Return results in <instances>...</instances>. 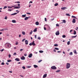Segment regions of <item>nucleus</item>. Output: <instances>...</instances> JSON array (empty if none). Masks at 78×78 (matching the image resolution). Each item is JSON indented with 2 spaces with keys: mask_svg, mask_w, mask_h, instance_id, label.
<instances>
[{
  "mask_svg": "<svg viewBox=\"0 0 78 78\" xmlns=\"http://www.w3.org/2000/svg\"><path fill=\"white\" fill-rule=\"evenodd\" d=\"M39 52L41 53H44V51H39Z\"/></svg>",
  "mask_w": 78,
  "mask_h": 78,
  "instance_id": "nucleus-30",
  "label": "nucleus"
},
{
  "mask_svg": "<svg viewBox=\"0 0 78 78\" xmlns=\"http://www.w3.org/2000/svg\"><path fill=\"white\" fill-rule=\"evenodd\" d=\"M25 59V57L24 56H22L21 58V59H22V60H24V59Z\"/></svg>",
  "mask_w": 78,
  "mask_h": 78,
  "instance_id": "nucleus-6",
  "label": "nucleus"
},
{
  "mask_svg": "<svg viewBox=\"0 0 78 78\" xmlns=\"http://www.w3.org/2000/svg\"><path fill=\"white\" fill-rule=\"evenodd\" d=\"M56 27H59V25L58 24H56Z\"/></svg>",
  "mask_w": 78,
  "mask_h": 78,
  "instance_id": "nucleus-45",
  "label": "nucleus"
},
{
  "mask_svg": "<svg viewBox=\"0 0 78 78\" xmlns=\"http://www.w3.org/2000/svg\"><path fill=\"white\" fill-rule=\"evenodd\" d=\"M30 16L28 17H26L25 18H24V20H28V19L29 18H30Z\"/></svg>",
  "mask_w": 78,
  "mask_h": 78,
  "instance_id": "nucleus-12",
  "label": "nucleus"
},
{
  "mask_svg": "<svg viewBox=\"0 0 78 78\" xmlns=\"http://www.w3.org/2000/svg\"><path fill=\"white\" fill-rule=\"evenodd\" d=\"M58 5V3H56L54 5V6H57Z\"/></svg>",
  "mask_w": 78,
  "mask_h": 78,
  "instance_id": "nucleus-24",
  "label": "nucleus"
},
{
  "mask_svg": "<svg viewBox=\"0 0 78 78\" xmlns=\"http://www.w3.org/2000/svg\"><path fill=\"white\" fill-rule=\"evenodd\" d=\"M73 55V53H72V52H71L70 53H69V55Z\"/></svg>",
  "mask_w": 78,
  "mask_h": 78,
  "instance_id": "nucleus-35",
  "label": "nucleus"
},
{
  "mask_svg": "<svg viewBox=\"0 0 78 78\" xmlns=\"http://www.w3.org/2000/svg\"><path fill=\"white\" fill-rule=\"evenodd\" d=\"M27 68H30V67H31V66H28L27 67Z\"/></svg>",
  "mask_w": 78,
  "mask_h": 78,
  "instance_id": "nucleus-38",
  "label": "nucleus"
},
{
  "mask_svg": "<svg viewBox=\"0 0 78 78\" xmlns=\"http://www.w3.org/2000/svg\"><path fill=\"white\" fill-rule=\"evenodd\" d=\"M42 60H40L38 62L39 63V62H41V61H42Z\"/></svg>",
  "mask_w": 78,
  "mask_h": 78,
  "instance_id": "nucleus-40",
  "label": "nucleus"
},
{
  "mask_svg": "<svg viewBox=\"0 0 78 78\" xmlns=\"http://www.w3.org/2000/svg\"><path fill=\"white\" fill-rule=\"evenodd\" d=\"M61 9L62 10H65V9H67V8L66 7H64L62 8Z\"/></svg>",
  "mask_w": 78,
  "mask_h": 78,
  "instance_id": "nucleus-8",
  "label": "nucleus"
},
{
  "mask_svg": "<svg viewBox=\"0 0 78 78\" xmlns=\"http://www.w3.org/2000/svg\"><path fill=\"white\" fill-rule=\"evenodd\" d=\"M14 6H12V7L8 6V8H12V7H14Z\"/></svg>",
  "mask_w": 78,
  "mask_h": 78,
  "instance_id": "nucleus-36",
  "label": "nucleus"
},
{
  "mask_svg": "<svg viewBox=\"0 0 78 78\" xmlns=\"http://www.w3.org/2000/svg\"><path fill=\"white\" fill-rule=\"evenodd\" d=\"M7 16H5V17L4 18L5 19V20H7Z\"/></svg>",
  "mask_w": 78,
  "mask_h": 78,
  "instance_id": "nucleus-41",
  "label": "nucleus"
},
{
  "mask_svg": "<svg viewBox=\"0 0 78 78\" xmlns=\"http://www.w3.org/2000/svg\"><path fill=\"white\" fill-rule=\"evenodd\" d=\"M32 56H33V54H30L28 56V57H29V58H31Z\"/></svg>",
  "mask_w": 78,
  "mask_h": 78,
  "instance_id": "nucleus-7",
  "label": "nucleus"
},
{
  "mask_svg": "<svg viewBox=\"0 0 78 78\" xmlns=\"http://www.w3.org/2000/svg\"><path fill=\"white\" fill-rule=\"evenodd\" d=\"M14 8H16V9H19L20 8V7H15Z\"/></svg>",
  "mask_w": 78,
  "mask_h": 78,
  "instance_id": "nucleus-19",
  "label": "nucleus"
},
{
  "mask_svg": "<svg viewBox=\"0 0 78 78\" xmlns=\"http://www.w3.org/2000/svg\"><path fill=\"white\" fill-rule=\"evenodd\" d=\"M4 50V49H3L0 50V51H1V52H2V51H3Z\"/></svg>",
  "mask_w": 78,
  "mask_h": 78,
  "instance_id": "nucleus-39",
  "label": "nucleus"
},
{
  "mask_svg": "<svg viewBox=\"0 0 78 78\" xmlns=\"http://www.w3.org/2000/svg\"><path fill=\"white\" fill-rule=\"evenodd\" d=\"M47 74H44L43 78H46L47 77Z\"/></svg>",
  "mask_w": 78,
  "mask_h": 78,
  "instance_id": "nucleus-11",
  "label": "nucleus"
},
{
  "mask_svg": "<svg viewBox=\"0 0 78 78\" xmlns=\"http://www.w3.org/2000/svg\"><path fill=\"white\" fill-rule=\"evenodd\" d=\"M55 50H59V48H55Z\"/></svg>",
  "mask_w": 78,
  "mask_h": 78,
  "instance_id": "nucleus-26",
  "label": "nucleus"
},
{
  "mask_svg": "<svg viewBox=\"0 0 78 78\" xmlns=\"http://www.w3.org/2000/svg\"><path fill=\"white\" fill-rule=\"evenodd\" d=\"M54 19H55L54 18H53V19H51V20H54Z\"/></svg>",
  "mask_w": 78,
  "mask_h": 78,
  "instance_id": "nucleus-61",
  "label": "nucleus"
},
{
  "mask_svg": "<svg viewBox=\"0 0 78 78\" xmlns=\"http://www.w3.org/2000/svg\"><path fill=\"white\" fill-rule=\"evenodd\" d=\"M16 2L17 3H20V2L18 1V2Z\"/></svg>",
  "mask_w": 78,
  "mask_h": 78,
  "instance_id": "nucleus-56",
  "label": "nucleus"
},
{
  "mask_svg": "<svg viewBox=\"0 0 78 78\" xmlns=\"http://www.w3.org/2000/svg\"><path fill=\"white\" fill-rule=\"evenodd\" d=\"M55 34L56 36H58V35H59V32L58 31L56 32L55 33Z\"/></svg>",
  "mask_w": 78,
  "mask_h": 78,
  "instance_id": "nucleus-4",
  "label": "nucleus"
},
{
  "mask_svg": "<svg viewBox=\"0 0 78 78\" xmlns=\"http://www.w3.org/2000/svg\"><path fill=\"white\" fill-rule=\"evenodd\" d=\"M32 33H33V31H32V30H31V32H30V34H32Z\"/></svg>",
  "mask_w": 78,
  "mask_h": 78,
  "instance_id": "nucleus-37",
  "label": "nucleus"
},
{
  "mask_svg": "<svg viewBox=\"0 0 78 78\" xmlns=\"http://www.w3.org/2000/svg\"><path fill=\"white\" fill-rule=\"evenodd\" d=\"M51 69H53V70H56V67L55 66H53L51 67Z\"/></svg>",
  "mask_w": 78,
  "mask_h": 78,
  "instance_id": "nucleus-3",
  "label": "nucleus"
},
{
  "mask_svg": "<svg viewBox=\"0 0 78 78\" xmlns=\"http://www.w3.org/2000/svg\"><path fill=\"white\" fill-rule=\"evenodd\" d=\"M34 68H37L38 67V66H37V65H34Z\"/></svg>",
  "mask_w": 78,
  "mask_h": 78,
  "instance_id": "nucleus-16",
  "label": "nucleus"
},
{
  "mask_svg": "<svg viewBox=\"0 0 78 78\" xmlns=\"http://www.w3.org/2000/svg\"><path fill=\"white\" fill-rule=\"evenodd\" d=\"M35 39H37V35H35Z\"/></svg>",
  "mask_w": 78,
  "mask_h": 78,
  "instance_id": "nucleus-43",
  "label": "nucleus"
},
{
  "mask_svg": "<svg viewBox=\"0 0 78 78\" xmlns=\"http://www.w3.org/2000/svg\"><path fill=\"white\" fill-rule=\"evenodd\" d=\"M6 64H7V65H9V63H8V62H6Z\"/></svg>",
  "mask_w": 78,
  "mask_h": 78,
  "instance_id": "nucleus-57",
  "label": "nucleus"
},
{
  "mask_svg": "<svg viewBox=\"0 0 78 78\" xmlns=\"http://www.w3.org/2000/svg\"><path fill=\"white\" fill-rule=\"evenodd\" d=\"M22 33L23 35H25V32L22 31Z\"/></svg>",
  "mask_w": 78,
  "mask_h": 78,
  "instance_id": "nucleus-25",
  "label": "nucleus"
},
{
  "mask_svg": "<svg viewBox=\"0 0 78 78\" xmlns=\"http://www.w3.org/2000/svg\"><path fill=\"white\" fill-rule=\"evenodd\" d=\"M73 34H75V35L76 34V31L75 30L74 31Z\"/></svg>",
  "mask_w": 78,
  "mask_h": 78,
  "instance_id": "nucleus-28",
  "label": "nucleus"
},
{
  "mask_svg": "<svg viewBox=\"0 0 78 78\" xmlns=\"http://www.w3.org/2000/svg\"><path fill=\"white\" fill-rule=\"evenodd\" d=\"M76 36H72L71 37H74V38H75V37H76Z\"/></svg>",
  "mask_w": 78,
  "mask_h": 78,
  "instance_id": "nucleus-34",
  "label": "nucleus"
},
{
  "mask_svg": "<svg viewBox=\"0 0 78 78\" xmlns=\"http://www.w3.org/2000/svg\"><path fill=\"white\" fill-rule=\"evenodd\" d=\"M25 43L26 45H28V40H26L25 41Z\"/></svg>",
  "mask_w": 78,
  "mask_h": 78,
  "instance_id": "nucleus-9",
  "label": "nucleus"
},
{
  "mask_svg": "<svg viewBox=\"0 0 78 78\" xmlns=\"http://www.w3.org/2000/svg\"><path fill=\"white\" fill-rule=\"evenodd\" d=\"M60 72V70H57L56 71V72Z\"/></svg>",
  "mask_w": 78,
  "mask_h": 78,
  "instance_id": "nucleus-46",
  "label": "nucleus"
},
{
  "mask_svg": "<svg viewBox=\"0 0 78 78\" xmlns=\"http://www.w3.org/2000/svg\"><path fill=\"white\" fill-rule=\"evenodd\" d=\"M32 45L33 46H34V45H36V44L34 43V41H33V42L32 43Z\"/></svg>",
  "mask_w": 78,
  "mask_h": 78,
  "instance_id": "nucleus-13",
  "label": "nucleus"
},
{
  "mask_svg": "<svg viewBox=\"0 0 78 78\" xmlns=\"http://www.w3.org/2000/svg\"><path fill=\"white\" fill-rule=\"evenodd\" d=\"M66 15L67 16H70V15L69 13H66Z\"/></svg>",
  "mask_w": 78,
  "mask_h": 78,
  "instance_id": "nucleus-21",
  "label": "nucleus"
},
{
  "mask_svg": "<svg viewBox=\"0 0 78 78\" xmlns=\"http://www.w3.org/2000/svg\"><path fill=\"white\" fill-rule=\"evenodd\" d=\"M54 46L55 47H58V44H54Z\"/></svg>",
  "mask_w": 78,
  "mask_h": 78,
  "instance_id": "nucleus-33",
  "label": "nucleus"
},
{
  "mask_svg": "<svg viewBox=\"0 0 78 78\" xmlns=\"http://www.w3.org/2000/svg\"><path fill=\"white\" fill-rule=\"evenodd\" d=\"M62 37H63V38H65V37H66V36L65 35H63L62 36Z\"/></svg>",
  "mask_w": 78,
  "mask_h": 78,
  "instance_id": "nucleus-29",
  "label": "nucleus"
},
{
  "mask_svg": "<svg viewBox=\"0 0 78 78\" xmlns=\"http://www.w3.org/2000/svg\"><path fill=\"white\" fill-rule=\"evenodd\" d=\"M13 55H16V53L15 52L13 54Z\"/></svg>",
  "mask_w": 78,
  "mask_h": 78,
  "instance_id": "nucleus-54",
  "label": "nucleus"
},
{
  "mask_svg": "<svg viewBox=\"0 0 78 78\" xmlns=\"http://www.w3.org/2000/svg\"><path fill=\"white\" fill-rule=\"evenodd\" d=\"M63 23H66V20H63Z\"/></svg>",
  "mask_w": 78,
  "mask_h": 78,
  "instance_id": "nucleus-27",
  "label": "nucleus"
},
{
  "mask_svg": "<svg viewBox=\"0 0 78 78\" xmlns=\"http://www.w3.org/2000/svg\"><path fill=\"white\" fill-rule=\"evenodd\" d=\"M72 17L73 18H76V17L74 16H72Z\"/></svg>",
  "mask_w": 78,
  "mask_h": 78,
  "instance_id": "nucleus-44",
  "label": "nucleus"
},
{
  "mask_svg": "<svg viewBox=\"0 0 78 78\" xmlns=\"http://www.w3.org/2000/svg\"><path fill=\"white\" fill-rule=\"evenodd\" d=\"M9 73H12V71H9Z\"/></svg>",
  "mask_w": 78,
  "mask_h": 78,
  "instance_id": "nucleus-63",
  "label": "nucleus"
},
{
  "mask_svg": "<svg viewBox=\"0 0 78 78\" xmlns=\"http://www.w3.org/2000/svg\"><path fill=\"white\" fill-rule=\"evenodd\" d=\"M12 22L13 23H16V21L15 20H13L12 21Z\"/></svg>",
  "mask_w": 78,
  "mask_h": 78,
  "instance_id": "nucleus-17",
  "label": "nucleus"
},
{
  "mask_svg": "<svg viewBox=\"0 0 78 78\" xmlns=\"http://www.w3.org/2000/svg\"><path fill=\"white\" fill-rule=\"evenodd\" d=\"M35 24L36 25H38L39 24V22L37 21L36 22Z\"/></svg>",
  "mask_w": 78,
  "mask_h": 78,
  "instance_id": "nucleus-15",
  "label": "nucleus"
},
{
  "mask_svg": "<svg viewBox=\"0 0 78 78\" xmlns=\"http://www.w3.org/2000/svg\"><path fill=\"white\" fill-rule=\"evenodd\" d=\"M66 69H69L70 67V64L69 63H67L66 65Z\"/></svg>",
  "mask_w": 78,
  "mask_h": 78,
  "instance_id": "nucleus-1",
  "label": "nucleus"
},
{
  "mask_svg": "<svg viewBox=\"0 0 78 78\" xmlns=\"http://www.w3.org/2000/svg\"><path fill=\"white\" fill-rule=\"evenodd\" d=\"M17 13H15L12 14H11V15H12V16H14L15 15H16Z\"/></svg>",
  "mask_w": 78,
  "mask_h": 78,
  "instance_id": "nucleus-18",
  "label": "nucleus"
},
{
  "mask_svg": "<svg viewBox=\"0 0 78 78\" xmlns=\"http://www.w3.org/2000/svg\"><path fill=\"white\" fill-rule=\"evenodd\" d=\"M25 40V39H24L22 40V42H24V40Z\"/></svg>",
  "mask_w": 78,
  "mask_h": 78,
  "instance_id": "nucleus-58",
  "label": "nucleus"
},
{
  "mask_svg": "<svg viewBox=\"0 0 78 78\" xmlns=\"http://www.w3.org/2000/svg\"><path fill=\"white\" fill-rule=\"evenodd\" d=\"M44 20L45 22H47V18H44Z\"/></svg>",
  "mask_w": 78,
  "mask_h": 78,
  "instance_id": "nucleus-50",
  "label": "nucleus"
},
{
  "mask_svg": "<svg viewBox=\"0 0 78 78\" xmlns=\"http://www.w3.org/2000/svg\"><path fill=\"white\" fill-rule=\"evenodd\" d=\"M23 49H21L20 50V51H23Z\"/></svg>",
  "mask_w": 78,
  "mask_h": 78,
  "instance_id": "nucleus-59",
  "label": "nucleus"
},
{
  "mask_svg": "<svg viewBox=\"0 0 78 78\" xmlns=\"http://www.w3.org/2000/svg\"><path fill=\"white\" fill-rule=\"evenodd\" d=\"M5 45H7V46L8 47H9V48H10L11 47V45L8 43H6L5 44Z\"/></svg>",
  "mask_w": 78,
  "mask_h": 78,
  "instance_id": "nucleus-2",
  "label": "nucleus"
},
{
  "mask_svg": "<svg viewBox=\"0 0 78 78\" xmlns=\"http://www.w3.org/2000/svg\"><path fill=\"white\" fill-rule=\"evenodd\" d=\"M18 6H19L18 7H20V4H18Z\"/></svg>",
  "mask_w": 78,
  "mask_h": 78,
  "instance_id": "nucleus-62",
  "label": "nucleus"
},
{
  "mask_svg": "<svg viewBox=\"0 0 78 78\" xmlns=\"http://www.w3.org/2000/svg\"><path fill=\"white\" fill-rule=\"evenodd\" d=\"M37 39H38V40H41V37H38L37 38Z\"/></svg>",
  "mask_w": 78,
  "mask_h": 78,
  "instance_id": "nucleus-42",
  "label": "nucleus"
},
{
  "mask_svg": "<svg viewBox=\"0 0 78 78\" xmlns=\"http://www.w3.org/2000/svg\"><path fill=\"white\" fill-rule=\"evenodd\" d=\"M15 61H20V59L18 58H16L15 59Z\"/></svg>",
  "mask_w": 78,
  "mask_h": 78,
  "instance_id": "nucleus-10",
  "label": "nucleus"
},
{
  "mask_svg": "<svg viewBox=\"0 0 78 78\" xmlns=\"http://www.w3.org/2000/svg\"><path fill=\"white\" fill-rule=\"evenodd\" d=\"M73 52L74 53H75V54H77V53H76V50H74Z\"/></svg>",
  "mask_w": 78,
  "mask_h": 78,
  "instance_id": "nucleus-23",
  "label": "nucleus"
},
{
  "mask_svg": "<svg viewBox=\"0 0 78 78\" xmlns=\"http://www.w3.org/2000/svg\"><path fill=\"white\" fill-rule=\"evenodd\" d=\"M70 41H69L67 43V45H69L70 44Z\"/></svg>",
  "mask_w": 78,
  "mask_h": 78,
  "instance_id": "nucleus-32",
  "label": "nucleus"
},
{
  "mask_svg": "<svg viewBox=\"0 0 78 78\" xmlns=\"http://www.w3.org/2000/svg\"><path fill=\"white\" fill-rule=\"evenodd\" d=\"M53 51L54 52H56V51L55 49H54Z\"/></svg>",
  "mask_w": 78,
  "mask_h": 78,
  "instance_id": "nucleus-60",
  "label": "nucleus"
},
{
  "mask_svg": "<svg viewBox=\"0 0 78 78\" xmlns=\"http://www.w3.org/2000/svg\"><path fill=\"white\" fill-rule=\"evenodd\" d=\"M37 31V28H35L34 30V32H36Z\"/></svg>",
  "mask_w": 78,
  "mask_h": 78,
  "instance_id": "nucleus-20",
  "label": "nucleus"
},
{
  "mask_svg": "<svg viewBox=\"0 0 78 78\" xmlns=\"http://www.w3.org/2000/svg\"><path fill=\"white\" fill-rule=\"evenodd\" d=\"M16 45H18V42L16 41Z\"/></svg>",
  "mask_w": 78,
  "mask_h": 78,
  "instance_id": "nucleus-51",
  "label": "nucleus"
},
{
  "mask_svg": "<svg viewBox=\"0 0 78 78\" xmlns=\"http://www.w3.org/2000/svg\"><path fill=\"white\" fill-rule=\"evenodd\" d=\"M4 30H8V29H2V30H0V31H4Z\"/></svg>",
  "mask_w": 78,
  "mask_h": 78,
  "instance_id": "nucleus-5",
  "label": "nucleus"
},
{
  "mask_svg": "<svg viewBox=\"0 0 78 78\" xmlns=\"http://www.w3.org/2000/svg\"><path fill=\"white\" fill-rule=\"evenodd\" d=\"M12 61V60H7V62H11Z\"/></svg>",
  "mask_w": 78,
  "mask_h": 78,
  "instance_id": "nucleus-31",
  "label": "nucleus"
},
{
  "mask_svg": "<svg viewBox=\"0 0 78 78\" xmlns=\"http://www.w3.org/2000/svg\"><path fill=\"white\" fill-rule=\"evenodd\" d=\"M27 14H29V15H30V13H29V12H27Z\"/></svg>",
  "mask_w": 78,
  "mask_h": 78,
  "instance_id": "nucleus-53",
  "label": "nucleus"
},
{
  "mask_svg": "<svg viewBox=\"0 0 78 78\" xmlns=\"http://www.w3.org/2000/svg\"><path fill=\"white\" fill-rule=\"evenodd\" d=\"M75 22H76V20L75 19H73V23H75Z\"/></svg>",
  "mask_w": 78,
  "mask_h": 78,
  "instance_id": "nucleus-14",
  "label": "nucleus"
},
{
  "mask_svg": "<svg viewBox=\"0 0 78 78\" xmlns=\"http://www.w3.org/2000/svg\"><path fill=\"white\" fill-rule=\"evenodd\" d=\"M1 65H5V63H4V62H2L1 63Z\"/></svg>",
  "mask_w": 78,
  "mask_h": 78,
  "instance_id": "nucleus-47",
  "label": "nucleus"
},
{
  "mask_svg": "<svg viewBox=\"0 0 78 78\" xmlns=\"http://www.w3.org/2000/svg\"><path fill=\"white\" fill-rule=\"evenodd\" d=\"M22 68L24 69H25V66H23Z\"/></svg>",
  "mask_w": 78,
  "mask_h": 78,
  "instance_id": "nucleus-48",
  "label": "nucleus"
},
{
  "mask_svg": "<svg viewBox=\"0 0 78 78\" xmlns=\"http://www.w3.org/2000/svg\"><path fill=\"white\" fill-rule=\"evenodd\" d=\"M7 6H5V7H4V9H6V8H7Z\"/></svg>",
  "mask_w": 78,
  "mask_h": 78,
  "instance_id": "nucleus-49",
  "label": "nucleus"
},
{
  "mask_svg": "<svg viewBox=\"0 0 78 78\" xmlns=\"http://www.w3.org/2000/svg\"><path fill=\"white\" fill-rule=\"evenodd\" d=\"M9 58H11V55H9Z\"/></svg>",
  "mask_w": 78,
  "mask_h": 78,
  "instance_id": "nucleus-55",
  "label": "nucleus"
},
{
  "mask_svg": "<svg viewBox=\"0 0 78 78\" xmlns=\"http://www.w3.org/2000/svg\"><path fill=\"white\" fill-rule=\"evenodd\" d=\"M30 46H31V45H32V43H30L29 44Z\"/></svg>",
  "mask_w": 78,
  "mask_h": 78,
  "instance_id": "nucleus-52",
  "label": "nucleus"
},
{
  "mask_svg": "<svg viewBox=\"0 0 78 78\" xmlns=\"http://www.w3.org/2000/svg\"><path fill=\"white\" fill-rule=\"evenodd\" d=\"M27 54H24V56H27Z\"/></svg>",
  "mask_w": 78,
  "mask_h": 78,
  "instance_id": "nucleus-64",
  "label": "nucleus"
},
{
  "mask_svg": "<svg viewBox=\"0 0 78 78\" xmlns=\"http://www.w3.org/2000/svg\"><path fill=\"white\" fill-rule=\"evenodd\" d=\"M22 17H26V14L22 15Z\"/></svg>",
  "mask_w": 78,
  "mask_h": 78,
  "instance_id": "nucleus-22",
  "label": "nucleus"
}]
</instances>
